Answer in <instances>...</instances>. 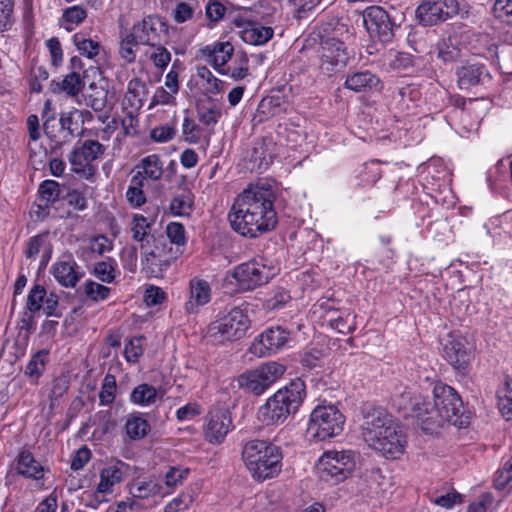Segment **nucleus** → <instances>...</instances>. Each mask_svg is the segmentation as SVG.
I'll return each mask as SVG.
<instances>
[{
  "mask_svg": "<svg viewBox=\"0 0 512 512\" xmlns=\"http://www.w3.org/2000/svg\"><path fill=\"white\" fill-rule=\"evenodd\" d=\"M344 87L357 93L370 92L381 87V80L368 70L359 71L347 75Z\"/></svg>",
  "mask_w": 512,
  "mask_h": 512,
  "instance_id": "bb28decb",
  "label": "nucleus"
},
{
  "mask_svg": "<svg viewBox=\"0 0 512 512\" xmlns=\"http://www.w3.org/2000/svg\"><path fill=\"white\" fill-rule=\"evenodd\" d=\"M57 283L65 288H74L84 276L72 254H63L51 267Z\"/></svg>",
  "mask_w": 512,
  "mask_h": 512,
  "instance_id": "aec40b11",
  "label": "nucleus"
},
{
  "mask_svg": "<svg viewBox=\"0 0 512 512\" xmlns=\"http://www.w3.org/2000/svg\"><path fill=\"white\" fill-rule=\"evenodd\" d=\"M166 234L171 244L184 246L186 243L185 229L181 223L171 222L166 227Z\"/></svg>",
  "mask_w": 512,
  "mask_h": 512,
  "instance_id": "680f3d73",
  "label": "nucleus"
},
{
  "mask_svg": "<svg viewBox=\"0 0 512 512\" xmlns=\"http://www.w3.org/2000/svg\"><path fill=\"white\" fill-rule=\"evenodd\" d=\"M322 57L321 67L328 73L339 71L344 68L349 60V53L345 43L334 37H323L321 39Z\"/></svg>",
  "mask_w": 512,
  "mask_h": 512,
  "instance_id": "a211bd4d",
  "label": "nucleus"
},
{
  "mask_svg": "<svg viewBox=\"0 0 512 512\" xmlns=\"http://www.w3.org/2000/svg\"><path fill=\"white\" fill-rule=\"evenodd\" d=\"M133 33L130 31L126 35L125 38L122 39L120 43V49L119 53L122 59H124L127 63L134 62L136 58V47L140 45V42H138V39L136 37H133Z\"/></svg>",
  "mask_w": 512,
  "mask_h": 512,
  "instance_id": "603ef678",
  "label": "nucleus"
},
{
  "mask_svg": "<svg viewBox=\"0 0 512 512\" xmlns=\"http://www.w3.org/2000/svg\"><path fill=\"white\" fill-rule=\"evenodd\" d=\"M491 13L496 19L512 25V0H495Z\"/></svg>",
  "mask_w": 512,
  "mask_h": 512,
  "instance_id": "6e6d98bb",
  "label": "nucleus"
},
{
  "mask_svg": "<svg viewBox=\"0 0 512 512\" xmlns=\"http://www.w3.org/2000/svg\"><path fill=\"white\" fill-rule=\"evenodd\" d=\"M143 336L133 337L126 343L124 355L128 362L136 363L143 354L142 341Z\"/></svg>",
  "mask_w": 512,
  "mask_h": 512,
  "instance_id": "4d7b16f0",
  "label": "nucleus"
},
{
  "mask_svg": "<svg viewBox=\"0 0 512 512\" xmlns=\"http://www.w3.org/2000/svg\"><path fill=\"white\" fill-rule=\"evenodd\" d=\"M193 502V497L189 493H181L164 507V512H179L187 509Z\"/></svg>",
  "mask_w": 512,
  "mask_h": 512,
  "instance_id": "338daca9",
  "label": "nucleus"
},
{
  "mask_svg": "<svg viewBox=\"0 0 512 512\" xmlns=\"http://www.w3.org/2000/svg\"><path fill=\"white\" fill-rule=\"evenodd\" d=\"M189 469L181 467H170L165 474V484L167 487L174 488L182 484L187 478Z\"/></svg>",
  "mask_w": 512,
  "mask_h": 512,
  "instance_id": "e2e57ef3",
  "label": "nucleus"
},
{
  "mask_svg": "<svg viewBox=\"0 0 512 512\" xmlns=\"http://www.w3.org/2000/svg\"><path fill=\"white\" fill-rule=\"evenodd\" d=\"M281 449L265 440H251L242 449V459L257 481L277 476L282 468Z\"/></svg>",
  "mask_w": 512,
  "mask_h": 512,
  "instance_id": "20e7f679",
  "label": "nucleus"
},
{
  "mask_svg": "<svg viewBox=\"0 0 512 512\" xmlns=\"http://www.w3.org/2000/svg\"><path fill=\"white\" fill-rule=\"evenodd\" d=\"M161 486L150 480V481H139L135 482L131 489L130 493L134 498L145 499L150 496H154L160 493Z\"/></svg>",
  "mask_w": 512,
  "mask_h": 512,
  "instance_id": "a18cd8bd",
  "label": "nucleus"
},
{
  "mask_svg": "<svg viewBox=\"0 0 512 512\" xmlns=\"http://www.w3.org/2000/svg\"><path fill=\"white\" fill-rule=\"evenodd\" d=\"M116 261L112 258L96 262L93 273L97 279L104 283H112L116 278Z\"/></svg>",
  "mask_w": 512,
  "mask_h": 512,
  "instance_id": "58836bf2",
  "label": "nucleus"
},
{
  "mask_svg": "<svg viewBox=\"0 0 512 512\" xmlns=\"http://www.w3.org/2000/svg\"><path fill=\"white\" fill-rule=\"evenodd\" d=\"M233 22L235 26L243 28L240 35L241 39L247 44L264 45L273 37L274 31L271 27L262 26L253 21H246L243 18H236Z\"/></svg>",
  "mask_w": 512,
  "mask_h": 512,
  "instance_id": "b1692460",
  "label": "nucleus"
},
{
  "mask_svg": "<svg viewBox=\"0 0 512 512\" xmlns=\"http://www.w3.org/2000/svg\"><path fill=\"white\" fill-rule=\"evenodd\" d=\"M197 116L200 123L212 132L213 127L218 123L222 116L221 105L212 100L201 103L197 107Z\"/></svg>",
  "mask_w": 512,
  "mask_h": 512,
  "instance_id": "473e14b6",
  "label": "nucleus"
},
{
  "mask_svg": "<svg viewBox=\"0 0 512 512\" xmlns=\"http://www.w3.org/2000/svg\"><path fill=\"white\" fill-rule=\"evenodd\" d=\"M282 110L280 97L263 98L257 107L258 114L263 115L265 119L278 115Z\"/></svg>",
  "mask_w": 512,
  "mask_h": 512,
  "instance_id": "5fc2aeb1",
  "label": "nucleus"
},
{
  "mask_svg": "<svg viewBox=\"0 0 512 512\" xmlns=\"http://www.w3.org/2000/svg\"><path fill=\"white\" fill-rule=\"evenodd\" d=\"M69 387V380L62 376L53 380L48 399L50 401V408H54L56 402L63 397Z\"/></svg>",
  "mask_w": 512,
  "mask_h": 512,
  "instance_id": "13d9d810",
  "label": "nucleus"
},
{
  "mask_svg": "<svg viewBox=\"0 0 512 512\" xmlns=\"http://www.w3.org/2000/svg\"><path fill=\"white\" fill-rule=\"evenodd\" d=\"M48 235V232L40 233L28 240L25 250L26 258L34 259L40 252H44L48 247H52V244L48 240Z\"/></svg>",
  "mask_w": 512,
  "mask_h": 512,
  "instance_id": "37998d69",
  "label": "nucleus"
},
{
  "mask_svg": "<svg viewBox=\"0 0 512 512\" xmlns=\"http://www.w3.org/2000/svg\"><path fill=\"white\" fill-rule=\"evenodd\" d=\"M150 243L140 245L142 269L151 276H158L170 265L169 259H164L157 245Z\"/></svg>",
  "mask_w": 512,
  "mask_h": 512,
  "instance_id": "393cba45",
  "label": "nucleus"
},
{
  "mask_svg": "<svg viewBox=\"0 0 512 512\" xmlns=\"http://www.w3.org/2000/svg\"><path fill=\"white\" fill-rule=\"evenodd\" d=\"M14 22V1L0 0V32L10 30Z\"/></svg>",
  "mask_w": 512,
  "mask_h": 512,
  "instance_id": "3c124183",
  "label": "nucleus"
},
{
  "mask_svg": "<svg viewBox=\"0 0 512 512\" xmlns=\"http://www.w3.org/2000/svg\"><path fill=\"white\" fill-rule=\"evenodd\" d=\"M306 395L304 382L297 378L269 397L258 410V419L265 425L283 423L295 414Z\"/></svg>",
  "mask_w": 512,
  "mask_h": 512,
  "instance_id": "7ed1b4c3",
  "label": "nucleus"
},
{
  "mask_svg": "<svg viewBox=\"0 0 512 512\" xmlns=\"http://www.w3.org/2000/svg\"><path fill=\"white\" fill-rule=\"evenodd\" d=\"M144 177L140 170L131 178L130 186L126 191V199L133 208H139L146 203L143 191Z\"/></svg>",
  "mask_w": 512,
  "mask_h": 512,
  "instance_id": "f704fd0d",
  "label": "nucleus"
},
{
  "mask_svg": "<svg viewBox=\"0 0 512 512\" xmlns=\"http://www.w3.org/2000/svg\"><path fill=\"white\" fill-rule=\"evenodd\" d=\"M413 65L414 58L407 52H397L389 63L390 68L398 71H407Z\"/></svg>",
  "mask_w": 512,
  "mask_h": 512,
  "instance_id": "774afa93",
  "label": "nucleus"
},
{
  "mask_svg": "<svg viewBox=\"0 0 512 512\" xmlns=\"http://www.w3.org/2000/svg\"><path fill=\"white\" fill-rule=\"evenodd\" d=\"M458 86L462 90H469L473 86L485 85L490 82L491 75L482 63L467 62L456 71Z\"/></svg>",
  "mask_w": 512,
  "mask_h": 512,
  "instance_id": "412c9836",
  "label": "nucleus"
},
{
  "mask_svg": "<svg viewBox=\"0 0 512 512\" xmlns=\"http://www.w3.org/2000/svg\"><path fill=\"white\" fill-rule=\"evenodd\" d=\"M83 289L86 297L93 302L104 301L111 293V288L92 280L86 281Z\"/></svg>",
  "mask_w": 512,
  "mask_h": 512,
  "instance_id": "c03bdc74",
  "label": "nucleus"
},
{
  "mask_svg": "<svg viewBox=\"0 0 512 512\" xmlns=\"http://www.w3.org/2000/svg\"><path fill=\"white\" fill-rule=\"evenodd\" d=\"M16 470L23 477L34 480L42 479L44 468L29 451H21L17 457Z\"/></svg>",
  "mask_w": 512,
  "mask_h": 512,
  "instance_id": "c756f323",
  "label": "nucleus"
},
{
  "mask_svg": "<svg viewBox=\"0 0 512 512\" xmlns=\"http://www.w3.org/2000/svg\"><path fill=\"white\" fill-rule=\"evenodd\" d=\"M285 370L286 368L282 364L268 362L239 375L237 383L244 391L260 395L280 378Z\"/></svg>",
  "mask_w": 512,
  "mask_h": 512,
  "instance_id": "1a4fd4ad",
  "label": "nucleus"
},
{
  "mask_svg": "<svg viewBox=\"0 0 512 512\" xmlns=\"http://www.w3.org/2000/svg\"><path fill=\"white\" fill-rule=\"evenodd\" d=\"M104 152V145L97 140L77 141L68 157L72 170L86 179L92 178L96 173L93 162L100 159Z\"/></svg>",
  "mask_w": 512,
  "mask_h": 512,
  "instance_id": "9b49d317",
  "label": "nucleus"
},
{
  "mask_svg": "<svg viewBox=\"0 0 512 512\" xmlns=\"http://www.w3.org/2000/svg\"><path fill=\"white\" fill-rule=\"evenodd\" d=\"M200 53L220 74H227L228 71H225V65L231 59L234 47L228 41L215 42L201 48Z\"/></svg>",
  "mask_w": 512,
  "mask_h": 512,
  "instance_id": "5701e85b",
  "label": "nucleus"
},
{
  "mask_svg": "<svg viewBox=\"0 0 512 512\" xmlns=\"http://www.w3.org/2000/svg\"><path fill=\"white\" fill-rule=\"evenodd\" d=\"M274 201L275 193L271 187H248L237 196L230 209L228 219L231 228L248 238L272 231L277 225Z\"/></svg>",
  "mask_w": 512,
  "mask_h": 512,
  "instance_id": "f257e3e1",
  "label": "nucleus"
},
{
  "mask_svg": "<svg viewBox=\"0 0 512 512\" xmlns=\"http://www.w3.org/2000/svg\"><path fill=\"white\" fill-rule=\"evenodd\" d=\"M275 155V144L271 139L263 138L255 142L249 156L251 169L259 172L266 170L272 164Z\"/></svg>",
  "mask_w": 512,
  "mask_h": 512,
  "instance_id": "a878e982",
  "label": "nucleus"
},
{
  "mask_svg": "<svg viewBox=\"0 0 512 512\" xmlns=\"http://www.w3.org/2000/svg\"><path fill=\"white\" fill-rule=\"evenodd\" d=\"M232 428L233 422L228 409L215 407L206 416L205 439L211 444H220Z\"/></svg>",
  "mask_w": 512,
  "mask_h": 512,
  "instance_id": "f3484780",
  "label": "nucleus"
},
{
  "mask_svg": "<svg viewBox=\"0 0 512 512\" xmlns=\"http://www.w3.org/2000/svg\"><path fill=\"white\" fill-rule=\"evenodd\" d=\"M458 12L457 0H422L416 8L415 17L419 25L428 27L445 22Z\"/></svg>",
  "mask_w": 512,
  "mask_h": 512,
  "instance_id": "ddd939ff",
  "label": "nucleus"
},
{
  "mask_svg": "<svg viewBox=\"0 0 512 512\" xmlns=\"http://www.w3.org/2000/svg\"><path fill=\"white\" fill-rule=\"evenodd\" d=\"M498 407L507 420H512V381L507 384V387L499 395Z\"/></svg>",
  "mask_w": 512,
  "mask_h": 512,
  "instance_id": "bf43d9fd",
  "label": "nucleus"
},
{
  "mask_svg": "<svg viewBox=\"0 0 512 512\" xmlns=\"http://www.w3.org/2000/svg\"><path fill=\"white\" fill-rule=\"evenodd\" d=\"M176 135L174 125H160L154 127L150 132V137L159 143H165L172 140Z\"/></svg>",
  "mask_w": 512,
  "mask_h": 512,
  "instance_id": "0e129e2a",
  "label": "nucleus"
},
{
  "mask_svg": "<svg viewBox=\"0 0 512 512\" xmlns=\"http://www.w3.org/2000/svg\"><path fill=\"white\" fill-rule=\"evenodd\" d=\"M288 342L289 332L279 326L268 328L254 340L250 351L259 357H266L282 349Z\"/></svg>",
  "mask_w": 512,
  "mask_h": 512,
  "instance_id": "6ab92c4d",
  "label": "nucleus"
},
{
  "mask_svg": "<svg viewBox=\"0 0 512 512\" xmlns=\"http://www.w3.org/2000/svg\"><path fill=\"white\" fill-rule=\"evenodd\" d=\"M157 397L156 388L150 384L143 383L132 390L130 401L140 406H150L156 403Z\"/></svg>",
  "mask_w": 512,
  "mask_h": 512,
  "instance_id": "4c0bfd02",
  "label": "nucleus"
},
{
  "mask_svg": "<svg viewBox=\"0 0 512 512\" xmlns=\"http://www.w3.org/2000/svg\"><path fill=\"white\" fill-rule=\"evenodd\" d=\"M117 382L116 377L107 373L102 381L99 392V403L101 406L111 405L116 397Z\"/></svg>",
  "mask_w": 512,
  "mask_h": 512,
  "instance_id": "a19ab883",
  "label": "nucleus"
},
{
  "mask_svg": "<svg viewBox=\"0 0 512 512\" xmlns=\"http://www.w3.org/2000/svg\"><path fill=\"white\" fill-rule=\"evenodd\" d=\"M90 115L89 111L73 109L61 113L57 124L55 115L48 116L43 124V130L47 138L53 144V148H61L70 143L76 136L82 134L81 126L84 124V116Z\"/></svg>",
  "mask_w": 512,
  "mask_h": 512,
  "instance_id": "39448f33",
  "label": "nucleus"
},
{
  "mask_svg": "<svg viewBox=\"0 0 512 512\" xmlns=\"http://www.w3.org/2000/svg\"><path fill=\"white\" fill-rule=\"evenodd\" d=\"M344 423L343 414L335 406H317L311 412L306 433L310 440L324 441L339 435Z\"/></svg>",
  "mask_w": 512,
  "mask_h": 512,
  "instance_id": "423d86ee",
  "label": "nucleus"
},
{
  "mask_svg": "<svg viewBox=\"0 0 512 512\" xmlns=\"http://www.w3.org/2000/svg\"><path fill=\"white\" fill-rule=\"evenodd\" d=\"M182 134L186 142L190 144H198L203 138L208 142L211 131H208L207 134H205V129L186 115L182 124Z\"/></svg>",
  "mask_w": 512,
  "mask_h": 512,
  "instance_id": "c9c22d12",
  "label": "nucleus"
},
{
  "mask_svg": "<svg viewBox=\"0 0 512 512\" xmlns=\"http://www.w3.org/2000/svg\"><path fill=\"white\" fill-rule=\"evenodd\" d=\"M249 327L250 319L247 313L240 307H234L210 323L208 334L215 341H233L244 337Z\"/></svg>",
  "mask_w": 512,
  "mask_h": 512,
  "instance_id": "6e6552de",
  "label": "nucleus"
},
{
  "mask_svg": "<svg viewBox=\"0 0 512 512\" xmlns=\"http://www.w3.org/2000/svg\"><path fill=\"white\" fill-rule=\"evenodd\" d=\"M428 404L433 405L428 397L421 395L414 397L411 402L412 416L421 422V428L424 431L430 430L433 424H440L436 409L431 411Z\"/></svg>",
  "mask_w": 512,
  "mask_h": 512,
  "instance_id": "c85d7f7f",
  "label": "nucleus"
},
{
  "mask_svg": "<svg viewBox=\"0 0 512 512\" xmlns=\"http://www.w3.org/2000/svg\"><path fill=\"white\" fill-rule=\"evenodd\" d=\"M211 286L208 281L194 277L189 281V296L184 309L188 314H197L201 307L211 300Z\"/></svg>",
  "mask_w": 512,
  "mask_h": 512,
  "instance_id": "4be33fe9",
  "label": "nucleus"
},
{
  "mask_svg": "<svg viewBox=\"0 0 512 512\" xmlns=\"http://www.w3.org/2000/svg\"><path fill=\"white\" fill-rule=\"evenodd\" d=\"M354 466L352 451H327L319 459L317 469L322 480L338 483L350 475Z\"/></svg>",
  "mask_w": 512,
  "mask_h": 512,
  "instance_id": "9d476101",
  "label": "nucleus"
},
{
  "mask_svg": "<svg viewBox=\"0 0 512 512\" xmlns=\"http://www.w3.org/2000/svg\"><path fill=\"white\" fill-rule=\"evenodd\" d=\"M361 427L364 441L386 458L396 459L404 452L406 437L384 408L367 407Z\"/></svg>",
  "mask_w": 512,
  "mask_h": 512,
  "instance_id": "f03ea898",
  "label": "nucleus"
},
{
  "mask_svg": "<svg viewBox=\"0 0 512 512\" xmlns=\"http://www.w3.org/2000/svg\"><path fill=\"white\" fill-rule=\"evenodd\" d=\"M131 32L141 45L155 47L168 36V25L161 17L149 15L133 25Z\"/></svg>",
  "mask_w": 512,
  "mask_h": 512,
  "instance_id": "dca6fc26",
  "label": "nucleus"
},
{
  "mask_svg": "<svg viewBox=\"0 0 512 512\" xmlns=\"http://www.w3.org/2000/svg\"><path fill=\"white\" fill-rule=\"evenodd\" d=\"M85 103L96 112L103 111L107 104V92L98 89L85 97Z\"/></svg>",
  "mask_w": 512,
  "mask_h": 512,
  "instance_id": "69168bd1",
  "label": "nucleus"
},
{
  "mask_svg": "<svg viewBox=\"0 0 512 512\" xmlns=\"http://www.w3.org/2000/svg\"><path fill=\"white\" fill-rule=\"evenodd\" d=\"M443 355L456 370L466 372L473 358L472 346L465 337L450 333L443 345Z\"/></svg>",
  "mask_w": 512,
  "mask_h": 512,
  "instance_id": "2eb2a0df",
  "label": "nucleus"
},
{
  "mask_svg": "<svg viewBox=\"0 0 512 512\" xmlns=\"http://www.w3.org/2000/svg\"><path fill=\"white\" fill-rule=\"evenodd\" d=\"M229 277L237 282L239 290L250 291L268 283L272 277V271L260 261L250 260L227 272L226 280Z\"/></svg>",
  "mask_w": 512,
  "mask_h": 512,
  "instance_id": "f8f14e48",
  "label": "nucleus"
},
{
  "mask_svg": "<svg viewBox=\"0 0 512 512\" xmlns=\"http://www.w3.org/2000/svg\"><path fill=\"white\" fill-rule=\"evenodd\" d=\"M129 466L123 461H116L108 464L101 470L100 482L97 491L101 493L110 492L111 488L123 480L124 475L128 472Z\"/></svg>",
  "mask_w": 512,
  "mask_h": 512,
  "instance_id": "cd10ccee",
  "label": "nucleus"
},
{
  "mask_svg": "<svg viewBox=\"0 0 512 512\" xmlns=\"http://www.w3.org/2000/svg\"><path fill=\"white\" fill-rule=\"evenodd\" d=\"M197 75L206 81L205 90L207 93L218 94L223 90V82L216 78L206 66H198Z\"/></svg>",
  "mask_w": 512,
  "mask_h": 512,
  "instance_id": "864d4df0",
  "label": "nucleus"
},
{
  "mask_svg": "<svg viewBox=\"0 0 512 512\" xmlns=\"http://www.w3.org/2000/svg\"><path fill=\"white\" fill-rule=\"evenodd\" d=\"M151 227L152 223L145 216L135 214L131 222L132 239L140 245L155 243L156 239L151 233Z\"/></svg>",
  "mask_w": 512,
  "mask_h": 512,
  "instance_id": "7c9ffc66",
  "label": "nucleus"
},
{
  "mask_svg": "<svg viewBox=\"0 0 512 512\" xmlns=\"http://www.w3.org/2000/svg\"><path fill=\"white\" fill-rule=\"evenodd\" d=\"M87 17V11L81 6H72L64 10L62 19L67 23L64 27L67 31H72L73 26L79 25Z\"/></svg>",
  "mask_w": 512,
  "mask_h": 512,
  "instance_id": "8fccbe9b",
  "label": "nucleus"
},
{
  "mask_svg": "<svg viewBox=\"0 0 512 512\" xmlns=\"http://www.w3.org/2000/svg\"><path fill=\"white\" fill-rule=\"evenodd\" d=\"M73 43L79 50L80 54L89 59L94 58L99 53V43L92 39H86L80 33L74 34Z\"/></svg>",
  "mask_w": 512,
  "mask_h": 512,
  "instance_id": "09e8293b",
  "label": "nucleus"
},
{
  "mask_svg": "<svg viewBox=\"0 0 512 512\" xmlns=\"http://www.w3.org/2000/svg\"><path fill=\"white\" fill-rule=\"evenodd\" d=\"M84 87V82L79 73L73 71L67 74L63 80L50 82V89L53 93L65 92L69 96H76Z\"/></svg>",
  "mask_w": 512,
  "mask_h": 512,
  "instance_id": "2f4dec72",
  "label": "nucleus"
},
{
  "mask_svg": "<svg viewBox=\"0 0 512 512\" xmlns=\"http://www.w3.org/2000/svg\"><path fill=\"white\" fill-rule=\"evenodd\" d=\"M137 168H141L142 176L147 179L157 181L163 174V163L157 154L148 155L140 161Z\"/></svg>",
  "mask_w": 512,
  "mask_h": 512,
  "instance_id": "e433bc0d",
  "label": "nucleus"
},
{
  "mask_svg": "<svg viewBox=\"0 0 512 512\" xmlns=\"http://www.w3.org/2000/svg\"><path fill=\"white\" fill-rule=\"evenodd\" d=\"M46 297V290L41 285H35L29 292L27 298V308L31 312H36L42 308L44 298Z\"/></svg>",
  "mask_w": 512,
  "mask_h": 512,
  "instance_id": "052dcab7",
  "label": "nucleus"
},
{
  "mask_svg": "<svg viewBox=\"0 0 512 512\" xmlns=\"http://www.w3.org/2000/svg\"><path fill=\"white\" fill-rule=\"evenodd\" d=\"M147 87L144 82L138 78H133L128 82L125 101L135 110L140 109L146 99Z\"/></svg>",
  "mask_w": 512,
  "mask_h": 512,
  "instance_id": "72a5a7b5",
  "label": "nucleus"
},
{
  "mask_svg": "<svg viewBox=\"0 0 512 512\" xmlns=\"http://www.w3.org/2000/svg\"><path fill=\"white\" fill-rule=\"evenodd\" d=\"M192 207L193 196L190 192H185L172 198L169 209L173 215L185 216L191 213Z\"/></svg>",
  "mask_w": 512,
  "mask_h": 512,
  "instance_id": "79ce46f5",
  "label": "nucleus"
},
{
  "mask_svg": "<svg viewBox=\"0 0 512 512\" xmlns=\"http://www.w3.org/2000/svg\"><path fill=\"white\" fill-rule=\"evenodd\" d=\"M363 23L370 37L382 43L391 42L395 24L388 12L380 6H370L363 11Z\"/></svg>",
  "mask_w": 512,
  "mask_h": 512,
  "instance_id": "4468645a",
  "label": "nucleus"
},
{
  "mask_svg": "<svg viewBox=\"0 0 512 512\" xmlns=\"http://www.w3.org/2000/svg\"><path fill=\"white\" fill-rule=\"evenodd\" d=\"M127 435L134 440L144 438L150 430L148 421L141 416H132L125 424Z\"/></svg>",
  "mask_w": 512,
  "mask_h": 512,
  "instance_id": "ea45409f",
  "label": "nucleus"
},
{
  "mask_svg": "<svg viewBox=\"0 0 512 512\" xmlns=\"http://www.w3.org/2000/svg\"><path fill=\"white\" fill-rule=\"evenodd\" d=\"M48 359V351L40 350L36 352L25 368V374L29 377L38 378L43 371Z\"/></svg>",
  "mask_w": 512,
  "mask_h": 512,
  "instance_id": "de8ad7c7",
  "label": "nucleus"
},
{
  "mask_svg": "<svg viewBox=\"0 0 512 512\" xmlns=\"http://www.w3.org/2000/svg\"><path fill=\"white\" fill-rule=\"evenodd\" d=\"M433 405L428 404L432 411L436 409L440 421L463 426V402L454 388L444 383H436L433 388Z\"/></svg>",
  "mask_w": 512,
  "mask_h": 512,
  "instance_id": "0eeeda50",
  "label": "nucleus"
},
{
  "mask_svg": "<svg viewBox=\"0 0 512 512\" xmlns=\"http://www.w3.org/2000/svg\"><path fill=\"white\" fill-rule=\"evenodd\" d=\"M38 194L41 201H45L46 205L54 203L61 196L60 185L55 180H44L38 188Z\"/></svg>",
  "mask_w": 512,
  "mask_h": 512,
  "instance_id": "49530a36",
  "label": "nucleus"
}]
</instances>
